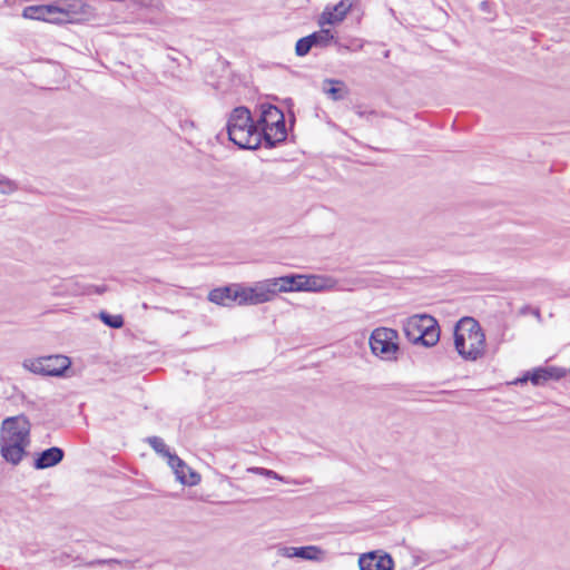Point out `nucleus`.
<instances>
[{
    "label": "nucleus",
    "instance_id": "nucleus-1",
    "mask_svg": "<svg viewBox=\"0 0 570 570\" xmlns=\"http://www.w3.org/2000/svg\"><path fill=\"white\" fill-rule=\"evenodd\" d=\"M31 423L23 415L9 416L0 426V454L12 465H18L27 455L30 445Z\"/></svg>",
    "mask_w": 570,
    "mask_h": 570
},
{
    "label": "nucleus",
    "instance_id": "nucleus-2",
    "mask_svg": "<svg viewBox=\"0 0 570 570\" xmlns=\"http://www.w3.org/2000/svg\"><path fill=\"white\" fill-rule=\"evenodd\" d=\"M454 346L465 361H476L487 350L485 334L479 322L472 317H462L454 327Z\"/></svg>",
    "mask_w": 570,
    "mask_h": 570
},
{
    "label": "nucleus",
    "instance_id": "nucleus-3",
    "mask_svg": "<svg viewBox=\"0 0 570 570\" xmlns=\"http://www.w3.org/2000/svg\"><path fill=\"white\" fill-rule=\"evenodd\" d=\"M228 139L240 149H256L262 144V132L254 122L248 108H234L226 124Z\"/></svg>",
    "mask_w": 570,
    "mask_h": 570
},
{
    "label": "nucleus",
    "instance_id": "nucleus-4",
    "mask_svg": "<svg viewBox=\"0 0 570 570\" xmlns=\"http://www.w3.org/2000/svg\"><path fill=\"white\" fill-rule=\"evenodd\" d=\"M274 297L278 293L323 292L334 287V282L322 275L292 274L268 278Z\"/></svg>",
    "mask_w": 570,
    "mask_h": 570
},
{
    "label": "nucleus",
    "instance_id": "nucleus-5",
    "mask_svg": "<svg viewBox=\"0 0 570 570\" xmlns=\"http://www.w3.org/2000/svg\"><path fill=\"white\" fill-rule=\"evenodd\" d=\"M405 337L413 344L425 347L434 346L440 340V327L436 320L428 314H415L403 323Z\"/></svg>",
    "mask_w": 570,
    "mask_h": 570
},
{
    "label": "nucleus",
    "instance_id": "nucleus-6",
    "mask_svg": "<svg viewBox=\"0 0 570 570\" xmlns=\"http://www.w3.org/2000/svg\"><path fill=\"white\" fill-rule=\"evenodd\" d=\"M397 340V331L389 327H377L370 336L371 351L383 360H393L399 351Z\"/></svg>",
    "mask_w": 570,
    "mask_h": 570
},
{
    "label": "nucleus",
    "instance_id": "nucleus-7",
    "mask_svg": "<svg viewBox=\"0 0 570 570\" xmlns=\"http://www.w3.org/2000/svg\"><path fill=\"white\" fill-rule=\"evenodd\" d=\"M274 298L273 289L268 279L255 283L253 286H242L236 284L234 299L236 305H258L271 302Z\"/></svg>",
    "mask_w": 570,
    "mask_h": 570
},
{
    "label": "nucleus",
    "instance_id": "nucleus-8",
    "mask_svg": "<svg viewBox=\"0 0 570 570\" xmlns=\"http://www.w3.org/2000/svg\"><path fill=\"white\" fill-rule=\"evenodd\" d=\"M70 364L69 357L65 355H50L28 361L24 363V367L36 374L60 376L69 368Z\"/></svg>",
    "mask_w": 570,
    "mask_h": 570
},
{
    "label": "nucleus",
    "instance_id": "nucleus-9",
    "mask_svg": "<svg viewBox=\"0 0 570 570\" xmlns=\"http://www.w3.org/2000/svg\"><path fill=\"white\" fill-rule=\"evenodd\" d=\"M26 19L61 24L70 21V12L53 4L29 6L22 11Z\"/></svg>",
    "mask_w": 570,
    "mask_h": 570
},
{
    "label": "nucleus",
    "instance_id": "nucleus-10",
    "mask_svg": "<svg viewBox=\"0 0 570 570\" xmlns=\"http://www.w3.org/2000/svg\"><path fill=\"white\" fill-rule=\"evenodd\" d=\"M168 465L171 468L176 480L183 485H197L202 478L200 474L188 466L179 456H169Z\"/></svg>",
    "mask_w": 570,
    "mask_h": 570
},
{
    "label": "nucleus",
    "instance_id": "nucleus-11",
    "mask_svg": "<svg viewBox=\"0 0 570 570\" xmlns=\"http://www.w3.org/2000/svg\"><path fill=\"white\" fill-rule=\"evenodd\" d=\"M356 2L357 0H341L333 7L327 6L320 16L318 24L323 27L325 24H336L343 21L347 12Z\"/></svg>",
    "mask_w": 570,
    "mask_h": 570
},
{
    "label": "nucleus",
    "instance_id": "nucleus-12",
    "mask_svg": "<svg viewBox=\"0 0 570 570\" xmlns=\"http://www.w3.org/2000/svg\"><path fill=\"white\" fill-rule=\"evenodd\" d=\"M568 375V370L558 366H546L535 368L531 374H528L522 381L530 380L534 385H541L550 380H561Z\"/></svg>",
    "mask_w": 570,
    "mask_h": 570
},
{
    "label": "nucleus",
    "instance_id": "nucleus-13",
    "mask_svg": "<svg viewBox=\"0 0 570 570\" xmlns=\"http://www.w3.org/2000/svg\"><path fill=\"white\" fill-rule=\"evenodd\" d=\"M279 553L286 558H301L309 561H322L325 557V552L316 546L284 547L279 549Z\"/></svg>",
    "mask_w": 570,
    "mask_h": 570
},
{
    "label": "nucleus",
    "instance_id": "nucleus-14",
    "mask_svg": "<svg viewBox=\"0 0 570 570\" xmlns=\"http://www.w3.org/2000/svg\"><path fill=\"white\" fill-rule=\"evenodd\" d=\"M358 564L361 570H393L394 562L389 554L370 552L360 558Z\"/></svg>",
    "mask_w": 570,
    "mask_h": 570
},
{
    "label": "nucleus",
    "instance_id": "nucleus-15",
    "mask_svg": "<svg viewBox=\"0 0 570 570\" xmlns=\"http://www.w3.org/2000/svg\"><path fill=\"white\" fill-rule=\"evenodd\" d=\"M63 450L58 446L49 448L41 453L35 460L33 466L37 470H45L57 465L63 459Z\"/></svg>",
    "mask_w": 570,
    "mask_h": 570
},
{
    "label": "nucleus",
    "instance_id": "nucleus-16",
    "mask_svg": "<svg viewBox=\"0 0 570 570\" xmlns=\"http://www.w3.org/2000/svg\"><path fill=\"white\" fill-rule=\"evenodd\" d=\"M259 130L262 132V140L264 139L266 145L269 147H273L277 142L285 140L287 135L285 120L276 122L275 125H268L266 127L259 128Z\"/></svg>",
    "mask_w": 570,
    "mask_h": 570
},
{
    "label": "nucleus",
    "instance_id": "nucleus-17",
    "mask_svg": "<svg viewBox=\"0 0 570 570\" xmlns=\"http://www.w3.org/2000/svg\"><path fill=\"white\" fill-rule=\"evenodd\" d=\"M235 292L236 284L214 288L209 292L208 299L214 304L230 307L236 304V299H234Z\"/></svg>",
    "mask_w": 570,
    "mask_h": 570
},
{
    "label": "nucleus",
    "instance_id": "nucleus-18",
    "mask_svg": "<svg viewBox=\"0 0 570 570\" xmlns=\"http://www.w3.org/2000/svg\"><path fill=\"white\" fill-rule=\"evenodd\" d=\"M283 120H285L284 114L276 106L262 105L261 116L256 122L258 128H263L268 125H275L276 122H281Z\"/></svg>",
    "mask_w": 570,
    "mask_h": 570
},
{
    "label": "nucleus",
    "instance_id": "nucleus-19",
    "mask_svg": "<svg viewBox=\"0 0 570 570\" xmlns=\"http://www.w3.org/2000/svg\"><path fill=\"white\" fill-rule=\"evenodd\" d=\"M323 92L334 101L343 100L348 95V89L341 80L325 79L322 85Z\"/></svg>",
    "mask_w": 570,
    "mask_h": 570
},
{
    "label": "nucleus",
    "instance_id": "nucleus-20",
    "mask_svg": "<svg viewBox=\"0 0 570 570\" xmlns=\"http://www.w3.org/2000/svg\"><path fill=\"white\" fill-rule=\"evenodd\" d=\"M147 443L153 448V450L160 454L163 458L167 459V463L169 462V456H175V453H171L164 442V440L159 436H149L147 438Z\"/></svg>",
    "mask_w": 570,
    "mask_h": 570
},
{
    "label": "nucleus",
    "instance_id": "nucleus-21",
    "mask_svg": "<svg viewBox=\"0 0 570 570\" xmlns=\"http://www.w3.org/2000/svg\"><path fill=\"white\" fill-rule=\"evenodd\" d=\"M309 36L313 38V46L321 48L328 46L334 39V36L328 29H321L320 31L313 32Z\"/></svg>",
    "mask_w": 570,
    "mask_h": 570
},
{
    "label": "nucleus",
    "instance_id": "nucleus-22",
    "mask_svg": "<svg viewBox=\"0 0 570 570\" xmlns=\"http://www.w3.org/2000/svg\"><path fill=\"white\" fill-rule=\"evenodd\" d=\"M99 318L111 328H120L124 325V318L121 315H112L107 312H100Z\"/></svg>",
    "mask_w": 570,
    "mask_h": 570
},
{
    "label": "nucleus",
    "instance_id": "nucleus-23",
    "mask_svg": "<svg viewBox=\"0 0 570 570\" xmlns=\"http://www.w3.org/2000/svg\"><path fill=\"white\" fill-rule=\"evenodd\" d=\"M313 38L311 36H306L304 38H301L295 46V52L298 57L306 56L309 50L314 47L312 43Z\"/></svg>",
    "mask_w": 570,
    "mask_h": 570
},
{
    "label": "nucleus",
    "instance_id": "nucleus-24",
    "mask_svg": "<svg viewBox=\"0 0 570 570\" xmlns=\"http://www.w3.org/2000/svg\"><path fill=\"white\" fill-rule=\"evenodd\" d=\"M250 471L254 472V473H257L259 475L267 476V478H273V479H276V480L285 482V483L301 484L299 482H296V481L286 480L284 476L279 475L275 471L268 470V469H265V468H253V469H250Z\"/></svg>",
    "mask_w": 570,
    "mask_h": 570
},
{
    "label": "nucleus",
    "instance_id": "nucleus-25",
    "mask_svg": "<svg viewBox=\"0 0 570 570\" xmlns=\"http://www.w3.org/2000/svg\"><path fill=\"white\" fill-rule=\"evenodd\" d=\"M17 189V186L13 181L9 179H0V193L1 194H11Z\"/></svg>",
    "mask_w": 570,
    "mask_h": 570
}]
</instances>
